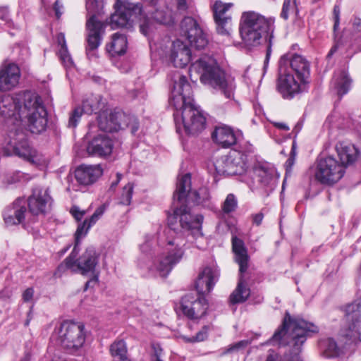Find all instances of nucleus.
I'll list each match as a JSON object with an SVG mask.
<instances>
[{
  "label": "nucleus",
  "mask_w": 361,
  "mask_h": 361,
  "mask_svg": "<svg viewBox=\"0 0 361 361\" xmlns=\"http://www.w3.org/2000/svg\"><path fill=\"white\" fill-rule=\"evenodd\" d=\"M0 115L10 126L6 139L8 150L32 164L41 161V155L27 142L25 128L32 133L44 132L48 123L47 111L42 98L30 91L0 97Z\"/></svg>",
  "instance_id": "1"
},
{
  "label": "nucleus",
  "mask_w": 361,
  "mask_h": 361,
  "mask_svg": "<svg viewBox=\"0 0 361 361\" xmlns=\"http://www.w3.org/2000/svg\"><path fill=\"white\" fill-rule=\"evenodd\" d=\"M172 219L178 221L181 228L188 231L195 238L202 237V224L204 217L202 214H192L187 206L181 205L173 212V216L169 220L171 228L161 235L148 233L145 236V241L140 245V249L143 255H152L154 252L155 245L162 250L157 260L147 268L156 270L160 276L166 277L171 271L173 267L178 264L184 255L185 241L180 236H174Z\"/></svg>",
  "instance_id": "2"
},
{
  "label": "nucleus",
  "mask_w": 361,
  "mask_h": 361,
  "mask_svg": "<svg viewBox=\"0 0 361 361\" xmlns=\"http://www.w3.org/2000/svg\"><path fill=\"white\" fill-rule=\"evenodd\" d=\"M169 102L176 109L173 116L177 133L196 135L204 129L206 118L193 102L192 87L185 76L178 75Z\"/></svg>",
  "instance_id": "3"
},
{
  "label": "nucleus",
  "mask_w": 361,
  "mask_h": 361,
  "mask_svg": "<svg viewBox=\"0 0 361 361\" xmlns=\"http://www.w3.org/2000/svg\"><path fill=\"white\" fill-rule=\"evenodd\" d=\"M317 331L318 328L313 323L300 317L293 318L286 312L281 327L274 333L269 342L288 345L290 350L283 355L269 350L264 361H302L300 356L302 346L310 333Z\"/></svg>",
  "instance_id": "4"
},
{
  "label": "nucleus",
  "mask_w": 361,
  "mask_h": 361,
  "mask_svg": "<svg viewBox=\"0 0 361 361\" xmlns=\"http://www.w3.org/2000/svg\"><path fill=\"white\" fill-rule=\"evenodd\" d=\"M275 19L261 13L248 11L242 13L239 32L244 45L248 49L259 46L264 40H268L266 61L271 52Z\"/></svg>",
  "instance_id": "5"
},
{
  "label": "nucleus",
  "mask_w": 361,
  "mask_h": 361,
  "mask_svg": "<svg viewBox=\"0 0 361 361\" xmlns=\"http://www.w3.org/2000/svg\"><path fill=\"white\" fill-rule=\"evenodd\" d=\"M196 75L202 83L214 90L221 91L230 99L233 96L235 88V80L227 75L217 65L216 60L208 55H202L190 67V76L192 80Z\"/></svg>",
  "instance_id": "6"
},
{
  "label": "nucleus",
  "mask_w": 361,
  "mask_h": 361,
  "mask_svg": "<svg viewBox=\"0 0 361 361\" xmlns=\"http://www.w3.org/2000/svg\"><path fill=\"white\" fill-rule=\"evenodd\" d=\"M86 336L85 326L82 323L65 321L54 329L50 340L68 353L75 355L82 351Z\"/></svg>",
  "instance_id": "7"
},
{
  "label": "nucleus",
  "mask_w": 361,
  "mask_h": 361,
  "mask_svg": "<svg viewBox=\"0 0 361 361\" xmlns=\"http://www.w3.org/2000/svg\"><path fill=\"white\" fill-rule=\"evenodd\" d=\"M79 250L74 247L71 255L58 268V270L70 269L73 272L79 271L82 275H91L92 277L85 283V289L93 287L99 282V271L97 269L99 255L92 247L87 248L85 252L76 259Z\"/></svg>",
  "instance_id": "8"
},
{
  "label": "nucleus",
  "mask_w": 361,
  "mask_h": 361,
  "mask_svg": "<svg viewBox=\"0 0 361 361\" xmlns=\"http://www.w3.org/2000/svg\"><path fill=\"white\" fill-rule=\"evenodd\" d=\"M105 0H87L86 8L92 16L87 20V47L86 51L97 49L101 44L106 24L97 20L99 14L104 8Z\"/></svg>",
  "instance_id": "9"
},
{
  "label": "nucleus",
  "mask_w": 361,
  "mask_h": 361,
  "mask_svg": "<svg viewBox=\"0 0 361 361\" xmlns=\"http://www.w3.org/2000/svg\"><path fill=\"white\" fill-rule=\"evenodd\" d=\"M233 251L235 254V262L239 265L240 278L237 287L231 294L229 300L233 305L243 303L247 300L250 290L247 287L243 274L248 268L249 256L242 240L234 237L232 239Z\"/></svg>",
  "instance_id": "10"
},
{
  "label": "nucleus",
  "mask_w": 361,
  "mask_h": 361,
  "mask_svg": "<svg viewBox=\"0 0 361 361\" xmlns=\"http://www.w3.org/2000/svg\"><path fill=\"white\" fill-rule=\"evenodd\" d=\"M212 167L219 176H240L247 171V156L240 151L231 150L226 155L216 157Z\"/></svg>",
  "instance_id": "11"
},
{
  "label": "nucleus",
  "mask_w": 361,
  "mask_h": 361,
  "mask_svg": "<svg viewBox=\"0 0 361 361\" xmlns=\"http://www.w3.org/2000/svg\"><path fill=\"white\" fill-rule=\"evenodd\" d=\"M191 177L186 173L178 178L176 188L173 194V200L181 203L187 198L188 202L204 207H210V195L208 188H201L197 190H190Z\"/></svg>",
  "instance_id": "12"
},
{
  "label": "nucleus",
  "mask_w": 361,
  "mask_h": 361,
  "mask_svg": "<svg viewBox=\"0 0 361 361\" xmlns=\"http://www.w3.org/2000/svg\"><path fill=\"white\" fill-rule=\"evenodd\" d=\"M345 169L333 156H327L317 161L315 171V180L323 185H332L344 176Z\"/></svg>",
  "instance_id": "13"
},
{
  "label": "nucleus",
  "mask_w": 361,
  "mask_h": 361,
  "mask_svg": "<svg viewBox=\"0 0 361 361\" xmlns=\"http://www.w3.org/2000/svg\"><path fill=\"white\" fill-rule=\"evenodd\" d=\"M116 12L111 17L113 25L122 27H130L135 20H141L142 10L139 4L116 0L114 5Z\"/></svg>",
  "instance_id": "14"
},
{
  "label": "nucleus",
  "mask_w": 361,
  "mask_h": 361,
  "mask_svg": "<svg viewBox=\"0 0 361 361\" xmlns=\"http://www.w3.org/2000/svg\"><path fill=\"white\" fill-rule=\"evenodd\" d=\"M360 318L361 298L345 307V319L350 323L348 328L343 333V336L346 339L345 344L361 341V327L359 324Z\"/></svg>",
  "instance_id": "15"
},
{
  "label": "nucleus",
  "mask_w": 361,
  "mask_h": 361,
  "mask_svg": "<svg viewBox=\"0 0 361 361\" xmlns=\"http://www.w3.org/2000/svg\"><path fill=\"white\" fill-rule=\"evenodd\" d=\"M180 307L183 314L189 319L198 320L206 314L208 303L203 295L188 294L182 298Z\"/></svg>",
  "instance_id": "16"
},
{
  "label": "nucleus",
  "mask_w": 361,
  "mask_h": 361,
  "mask_svg": "<svg viewBox=\"0 0 361 361\" xmlns=\"http://www.w3.org/2000/svg\"><path fill=\"white\" fill-rule=\"evenodd\" d=\"M52 202L49 188L40 187L34 188L26 201L29 212L33 216L44 215L50 210Z\"/></svg>",
  "instance_id": "17"
},
{
  "label": "nucleus",
  "mask_w": 361,
  "mask_h": 361,
  "mask_svg": "<svg viewBox=\"0 0 361 361\" xmlns=\"http://www.w3.org/2000/svg\"><path fill=\"white\" fill-rule=\"evenodd\" d=\"M181 32L191 46L197 49H204L208 44L202 30L197 21L191 17H185L180 24Z\"/></svg>",
  "instance_id": "18"
},
{
  "label": "nucleus",
  "mask_w": 361,
  "mask_h": 361,
  "mask_svg": "<svg viewBox=\"0 0 361 361\" xmlns=\"http://www.w3.org/2000/svg\"><path fill=\"white\" fill-rule=\"evenodd\" d=\"M288 64L298 80L309 83L310 64L303 56L290 53L282 56L279 61L280 68Z\"/></svg>",
  "instance_id": "19"
},
{
  "label": "nucleus",
  "mask_w": 361,
  "mask_h": 361,
  "mask_svg": "<svg viewBox=\"0 0 361 361\" xmlns=\"http://www.w3.org/2000/svg\"><path fill=\"white\" fill-rule=\"evenodd\" d=\"M233 6L232 3L226 4L221 1H216L214 4L212 11L219 34L223 35L230 34L232 18L229 10Z\"/></svg>",
  "instance_id": "20"
},
{
  "label": "nucleus",
  "mask_w": 361,
  "mask_h": 361,
  "mask_svg": "<svg viewBox=\"0 0 361 361\" xmlns=\"http://www.w3.org/2000/svg\"><path fill=\"white\" fill-rule=\"evenodd\" d=\"M308 83L295 79L290 73L281 75L279 78L278 89L282 97L291 99L295 95L306 90Z\"/></svg>",
  "instance_id": "21"
},
{
  "label": "nucleus",
  "mask_w": 361,
  "mask_h": 361,
  "mask_svg": "<svg viewBox=\"0 0 361 361\" xmlns=\"http://www.w3.org/2000/svg\"><path fill=\"white\" fill-rule=\"evenodd\" d=\"M20 78V70L14 63L4 61L0 67V91L7 92L16 87Z\"/></svg>",
  "instance_id": "22"
},
{
  "label": "nucleus",
  "mask_w": 361,
  "mask_h": 361,
  "mask_svg": "<svg viewBox=\"0 0 361 361\" xmlns=\"http://www.w3.org/2000/svg\"><path fill=\"white\" fill-rule=\"evenodd\" d=\"M113 140L105 133L94 137L87 147V153L94 157H106L113 150Z\"/></svg>",
  "instance_id": "23"
},
{
  "label": "nucleus",
  "mask_w": 361,
  "mask_h": 361,
  "mask_svg": "<svg viewBox=\"0 0 361 361\" xmlns=\"http://www.w3.org/2000/svg\"><path fill=\"white\" fill-rule=\"evenodd\" d=\"M26 212V200L23 198H18L5 209L3 214L4 220L8 226L21 224L25 219Z\"/></svg>",
  "instance_id": "24"
},
{
  "label": "nucleus",
  "mask_w": 361,
  "mask_h": 361,
  "mask_svg": "<svg viewBox=\"0 0 361 361\" xmlns=\"http://www.w3.org/2000/svg\"><path fill=\"white\" fill-rule=\"evenodd\" d=\"M126 116L121 112L101 111L97 116L98 127L103 131H117L123 128Z\"/></svg>",
  "instance_id": "25"
},
{
  "label": "nucleus",
  "mask_w": 361,
  "mask_h": 361,
  "mask_svg": "<svg viewBox=\"0 0 361 361\" xmlns=\"http://www.w3.org/2000/svg\"><path fill=\"white\" fill-rule=\"evenodd\" d=\"M169 58L175 67L184 68L191 60V51L186 44L177 39L171 44Z\"/></svg>",
  "instance_id": "26"
},
{
  "label": "nucleus",
  "mask_w": 361,
  "mask_h": 361,
  "mask_svg": "<svg viewBox=\"0 0 361 361\" xmlns=\"http://www.w3.org/2000/svg\"><path fill=\"white\" fill-rule=\"evenodd\" d=\"M219 276V270L214 267H207L200 272L195 281V288L199 295L209 293Z\"/></svg>",
  "instance_id": "27"
},
{
  "label": "nucleus",
  "mask_w": 361,
  "mask_h": 361,
  "mask_svg": "<svg viewBox=\"0 0 361 361\" xmlns=\"http://www.w3.org/2000/svg\"><path fill=\"white\" fill-rule=\"evenodd\" d=\"M102 173L103 169L100 164H82L76 169L75 177L80 184L88 185L96 182Z\"/></svg>",
  "instance_id": "28"
},
{
  "label": "nucleus",
  "mask_w": 361,
  "mask_h": 361,
  "mask_svg": "<svg viewBox=\"0 0 361 361\" xmlns=\"http://www.w3.org/2000/svg\"><path fill=\"white\" fill-rule=\"evenodd\" d=\"M213 140L223 147H229L235 144L236 136L233 130L228 126H220L215 128L212 133Z\"/></svg>",
  "instance_id": "29"
},
{
  "label": "nucleus",
  "mask_w": 361,
  "mask_h": 361,
  "mask_svg": "<svg viewBox=\"0 0 361 361\" xmlns=\"http://www.w3.org/2000/svg\"><path fill=\"white\" fill-rule=\"evenodd\" d=\"M336 149L340 159L339 162L343 165L345 169L348 165L354 162L357 158V149L350 144L345 142H338Z\"/></svg>",
  "instance_id": "30"
},
{
  "label": "nucleus",
  "mask_w": 361,
  "mask_h": 361,
  "mask_svg": "<svg viewBox=\"0 0 361 361\" xmlns=\"http://www.w3.org/2000/svg\"><path fill=\"white\" fill-rule=\"evenodd\" d=\"M104 209L100 207L97 208L94 214L91 216L90 219H85L82 223L80 224L76 230L75 237V245L74 247H78L80 244V239L86 235L88 230L99 220V219L103 215Z\"/></svg>",
  "instance_id": "31"
},
{
  "label": "nucleus",
  "mask_w": 361,
  "mask_h": 361,
  "mask_svg": "<svg viewBox=\"0 0 361 361\" xmlns=\"http://www.w3.org/2000/svg\"><path fill=\"white\" fill-rule=\"evenodd\" d=\"M127 46L126 36L117 32L113 35L111 42L106 45V50L112 56L122 55L126 53Z\"/></svg>",
  "instance_id": "32"
},
{
  "label": "nucleus",
  "mask_w": 361,
  "mask_h": 361,
  "mask_svg": "<svg viewBox=\"0 0 361 361\" xmlns=\"http://www.w3.org/2000/svg\"><path fill=\"white\" fill-rule=\"evenodd\" d=\"M104 106L105 102L100 94H92L83 100L81 108L85 114H92V113L97 114L98 111L99 114L104 111Z\"/></svg>",
  "instance_id": "33"
},
{
  "label": "nucleus",
  "mask_w": 361,
  "mask_h": 361,
  "mask_svg": "<svg viewBox=\"0 0 361 361\" xmlns=\"http://www.w3.org/2000/svg\"><path fill=\"white\" fill-rule=\"evenodd\" d=\"M252 173L259 183L267 185L273 178L274 169L266 165L257 164L253 167Z\"/></svg>",
  "instance_id": "34"
},
{
  "label": "nucleus",
  "mask_w": 361,
  "mask_h": 361,
  "mask_svg": "<svg viewBox=\"0 0 361 361\" xmlns=\"http://www.w3.org/2000/svg\"><path fill=\"white\" fill-rule=\"evenodd\" d=\"M351 79L345 71H340L335 74L333 82L340 96L346 94L350 87Z\"/></svg>",
  "instance_id": "35"
},
{
  "label": "nucleus",
  "mask_w": 361,
  "mask_h": 361,
  "mask_svg": "<svg viewBox=\"0 0 361 361\" xmlns=\"http://www.w3.org/2000/svg\"><path fill=\"white\" fill-rule=\"evenodd\" d=\"M110 353L114 361H130L126 343L123 340L114 341L110 346Z\"/></svg>",
  "instance_id": "36"
},
{
  "label": "nucleus",
  "mask_w": 361,
  "mask_h": 361,
  "mask_svg": "<svg viewBox=\"0 0 361 361\" xmlns=\"http://www.w3.org/2000/svg\"><path fill=\"white\" fill-rule=\"evenodd\" d=\"M152 18L160 24L171 25L173 23L172 11L167 6L160 7L152 12Z\"/></svg>",
  "instance_id": "37"
},
{
  "label": "nucleus",
  "mask_w": 361,
  "mask_h": 361,
  "mask_svg": "<svg viewBox=\"0 0 361 361\" xmlns=\"http://www.w3.org/2000/svg\"><path fill=\"white\" fill-rule=\"evenodd\" d=\"M321 345L324 348L325 353L328 357L338 356L341 353L336 342L331 338L324 340Z\"/></svg>",
  "instance_id": "38"
},
{
  "label": "nucleus",
  "mask_w": 361,
  "mask_h": 361,
  "mask_svg": "<svg viewBox=\"0 0 361 361\" xmlns=\"http://www.w3.org/2000/svg\"><path fill=\"white\" fill-rule=\"evenodd\" d=\"M133 192V185L130 183L125 185L118 197V203L123 205H129L131 202Z\"/></svg>",
  "instance_id": "39"
},
{
  "label": "nucleus",
  "mask_w": 361,
  "mask_h": 361,
  "mask_svg": "<svg viewBox=\"0 0 361 361\" xmlns=\"http://www.w3.org/2000/svg\"><path fill=\"white\" fill-rule=\"evenodd\" d=\"M238 206V200L235 196L230 193L228 194L222 204V211L225 214H229L235 210Z\"/></svg>",
  "instance_id": "40"
},
{
  "label": "nucleus",
  "mask_w": 361,
  "mask_h": 361,
  "mask_svg": "<svg viewBox=\"0 0 361 361\" xmlns=\"http://www.w3.org/2000/svg\"><path fill=\"white\" fill-rule=\"evenodd\" d=\"M209 325L204 326L200 331H199L195 336L187 337L184 336L183 339L189 343L200 342L204 341L208 336V332L210 330Z\"/></svg>",
  "instance_id": "41"
},
{
  "label": "nucleus",
  "mask_w": 361,
  "mask_h": 361,
  "mask_svg": "<svg viewBox=\"0 0 361 361\" xmlns=\"http://www.w3.org/2000/svg\"><path fill=\"white\" fill-rule=\"evenodd\" d=\"M83 114L85 112L81 106L75 107L70 114L68 126L73 128H75Z\"/></svg>",
  "instance_id": "42"
},
{
  "label": "nucleus",
  "mask_w": 361,
  "mask_h": 361,
  "mask_svg": "<svg viewBox=\"0 0 361 361\" xmlns=\"http://www.w3.org/2000/svg\"><path fill=\"white\" fill-rule=\"evenodd\" d=\"M293 12H298L295 1L293 0L292 1L291 0H284L283 4L282 11L281 13V18H283L285 20H287L288 18L289 14Z\"/></svg>",
  "instance_id": "43"
},
{
  "label": "nucleus",
  "mask_w": 361,
  "mask_h": 361,
  "mask_svg": "<svg viewBox=\"0 0 361 361\" xmlns=\"http://www.w3.org/2000/svg\"><path fill=\"white\" fill-rule=\"evenodd\" d=\"M59 56L66 68H71L73 66V61L68 51V49H60Z\"/></svg>",
  "instance_id": "44"
},
{
  "label": "nucleus",
  "mask_w": 361,
  "mask_h": 361,
  "mask_svg": "<svg viewBox=\"0 0 361 361\" xmlns=\"http://www.w3.org/2000/svg\"><path fill=\"white\" fill-rule=\"evenodd\" d=\"M140 32L147 36L152 28V23L147 18H144L143 22L140 25Z\"/></svg>",
  "instance_id": "45"
},
{
  "label": "nucleus",
  "mask_w": 361,
  "mask_h": 361,
  "mask_svg": "<svg viewBox=\"0 0 361 361\" xmlns=\"http://www.w3.org/2000/svg\"><path fill=\"white\" fill-rule=\"evenodd\" d=\"M71 213L76 221H80L85 214V210H81L78 207L73 206L71 209Z\"/></svg>",
  "instance_id": "46"
},
{
  "label": "nucleus",
  "mask_w": 361,
  "mask_h": 361,
  "mask_svg": "<svg viewBox=\"0 0 361 361\" xmlns=\"http://www.w3.org/2000/svg\"><path fill=\"white\" fill-rule=\"evenodd\" d=\"M34 293H35V291L32 288H27V289H25L22 295L23 302H31L33 299Z\"/></svg>",
  "instance_id": "47"
},
{
  "label": "nucleus",
  "mask_w": 361,
  "mask_h": 361,
  "mask_svg": "<svg viewBox=\"0 0 361 361\" xmlns=\"http://www.w3.org/2000/svg\"><path fill=\"white\" fill-rule=\"evenodd\" d=\"M0 19L5 21V23L8 26H11L12 22L9 19V14L7 8L1 7L0 8Z\"/></svg>",
  "instance_id": "48"
},
{
  "label": "nucleus",
  "mask_w": 361,
  "mask_h": 361,
  "mask_svg": "<svg viewBox=\"0 0 361 361\" xmlns=\"http://www.w3.org/2000/svg\"><path fill=\"white\" fill-rule=\"evenodd\" d=\"M126 119L129 120V121H130V123H127L126 126L130 127V130H131V133L133 134H135L137 131L138 128H139L137 119L135 118L134 117H132V118L126 117Z\"/></svg>",
  "instance_id": "49"
},
{
  "label": "nucleus",
  "mask_w": 361,
  "mask_h": 361,
  "mask_svg": "<svg viewBox=\"0 0 361 361\" xmlns=\"http://www.w3.org/2000/svg\"><path fill=\"white\" fill-rule=\"evenodd\" d=\"M63 4L59 0H56L54 5V10L55 11V15L56 18L59 19L63 13Z\"/></svg>",
  "instance_id": "50"
},
{
  "label": "nucleus",
  "mask_w": 361,
  "mask_h": 361,
  "mask_svg": "<svg viewBox=\"0 0 361 361\" xmlns=\"http://www.w3.org/2000/svg\"><path fill=\"white\" fill-rule=\"evenodd\" d=\"M176 8L180 13L186 11L188 9L187 0H177L176 1Z\"/></svg>",
  "instance_id": "51"
},
{
  "label": "nucleus",
  "mask_w": 361,
  "mask_h": 361,
  "mask_svg": "<svg viewBox=\"0 0 361 361\" xmlns=\"http://www.w3.org/2000/svg\"><path fill=\"white\" fill-rule=\"evenodd\" d=\"M339 14H340V8L338 6H335L334 8V31H336L339 26Z\"/></svg>",
  "instance_id": "52"
},
{
  "label": "nucleus",
  "mask_w": 361,
  "mask_h": 361,
  "mask_svg": "<svg viewBox=\"0 0 361 361\" xmlns=\"http://www.w3.org/2000/svg\"><path fill=\"white\" fill-rule=\"evenodd\" d=\"M295 156H296L295 145V142H293V145H292L290 157L286 161L287 166L291 167L294 164V161H295Z\"/></svg>",
  "instance_id": "53"
},
{
  "label": "nucleus",
  "mask_w": 361,
  "mask_h": 361,
  "mask_svg": "<svg viewBox=\"0 0 361 361\" xmlns=\"http://www.w3.org/2000/svg\"><path fill=\"white\" fill-rule=\"evenodd\" d=\"M56 40L58 44L61 46V49H68L66 46L65 35L63 33H59L56 36Z\"/></svg>",
  "instance_id": "54"
},
{
  "label": "nucleus",
  "mask_w": 361,
  "mask_h": 361,
  "mask_svg": "<svg viewBox=\"0 0 361 361\" xmlns=\"http://www.w3.org/2000/svg\"><path fill=\"white\" fill-rule=\"evenodd\" d=\"M264 218V214L262 212L255 214L252 216V221L257 226H259Z\"/></svg>",
  "instance_id": "55"
},
{
  "label": "nucleus",
  "mask_w": 361,
  "mask_h": 361,
  "mask_svg": "<svg viewBox=\"0 0 361 361\" xmlns=\"http://www.w3.org/2000/svg\"><path fill=\"white\" fill-rule=\"evenodd\" d=\"M154 358H161L162 355V348L159 345H153Z\"/></svg>",
  "instance_id": "56"
},
{
  "label": "nucleus",
  "mask_w": 361,
  "mask_h": 361,
  "mask_svg": "<svg viewBox=\"0 0 361 361\" xmlns=\"http://www.w3.org/2000/svg\"><path fill=\"white\" fill-rule=\"evenodd\" d=\"M247 341H240L238 343H237L236 344H235L234 345H233L231 348H230L228 351H233L234 350H236V349H239L242 347H245V345H247Z\"/></svg>",
  "instance_id": "57"
},
{
  "label": "nucleus",
  "mask_w": 361,
  "mask_h": 361,
  "mask_svg": "<svg viewBox=\"0 0 361 361\" xmlns=\"http://www.w3.org/2000/svg\"><path fill=\"white\" fill-rule=\"evenodd\" d=\"M274 126L280 129V130H285V131H287V130H289V127L285 123H282V122H275L274 123Z\"/></svg>",
  "instance_id": "58"
},
{
  "label": "nucleus",
  "mask_w": 361,
  "mask_h": 361,
  "mask_svg": "<svg viewBox=\"0 0 361 361\" xmlns=\"http://www.w3.org/2000/svg\"><path fill=\"white\" fill-rule=\"evenodd\" d=\"M354 27L357 30H361V19H356L353 23Z\"/></svg>",
  "instance_id": "59"
},
{
  "label": "nucleus",
  "mask_w": 361,
  "mask_h": 361,
  "mask_svg": "<svg viewBox=\"0 0 361 361\" xmlns=\"http://www.w3.org/2000/svg\"><path fill=\"white\" fill-rule=\"evenodd\" d=\"M337 45L333 46L330 49L329 52L328 53L327 57H331L337 51Z\"/></svg>",
  "instance_id": "60"
},
{
  "label": "nucleus",
  "mask_w": 361,
  "mask_h": 361,
  "mask_svg": "<svg viewBox=\"0 0 361 361\" xmlns=\"http://www.w3.org/2000/svg\"><path fill=\"white\" fill-rule=\"evenodd\" d=\"M116 176H117V180H116V181L113 182V183H111V188H114V187L116 186V185L118 183V182H119V181L121 180V175L120 173H117V174H116Z\"/></svg>",
  "instance_id": "61"
},
{
  "label": "nucleus",
  "mask_w": 361,
  "mask_h": 361,
  "mask_svg": "<svg viewBox=\"0 0 361 361\" xmlns=\"http://www.w3.org/2000/svg\"><path fill=\"white\" fill-rule=\"evenodd\" d=\"M333 119V116H328L326 121H325V125H328V124H330L331 121Z\"/></svg>",
  "instance_id": "62"
},
{
  "label": "nucleus",
  "mask_w": 361,
  "mask_h": 361,
  "mask_svg": "<svg viewBox=\"0 0 361 361\" xmlns=\"http://www.w3.org/2000/svg\"><path fill=\"white\" fill-rule=\"evenodd\" d=\"M27 317H28V319L26 320L25 324L26 326H27L29 324L30 319H31V310L29 312Z\"/></svg>",
  "instance_id": "63"
},
{
  "label": "nucleus",
  "mask_w": 361,
  "mask_h": 361,
  "mask_svg": "<svg viewBox=\"0 0 361 361\" xmlns=\"http://www.w3.org/2000/svg\"><path fill=\"white\" fill-rule=\"evenodd\" d=\"M20 361H30V357L28 355H25L20 360Z\"/></svg>",
  "instance_id": "64"
}]
</instances>
